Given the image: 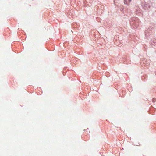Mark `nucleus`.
Masks as SVG:
<instances>
[{"mask_svg": "<svg viewBox=\"0 0 156 156\" xmlns=\"http://www.w3.org/2000/svg\"><path fill=\"white\" fill-rule=\"evenodd\" d=\"M131 1V0H125L124 1V3L125 4H126L129 5V3Z\"/></svg>", "mask_w": 156, "mask_h": 156, "instance_id": "1", "label": "nucleus"}]
</instances>
